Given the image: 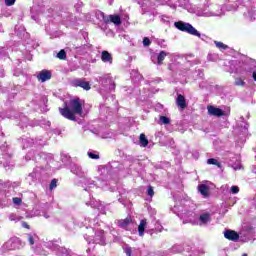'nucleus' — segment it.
Instances as JSON below:
<instances>
[{"label": "nucleus", "instance_id": "40", "mask_svg": "<svg viewBox=\"0 0 256 256\" xmlns=\"http://www.w3.org/2000/svg\"><path fill=\"white\" fill-rule=\"evenodd\" d=\"M60 159H61V162L64 165H69L70 166L71 163H73V162H71V156H69L68 154L62 153Z\"/></svg>", "mask_w": 256, "mask_h": 256}, {"label": "nucleus", "instance_id": "64", "mask_svg": "<svg viewBox=\"0 0 256 256\" xmlns=\"http://www.w3.org/2000/svg\"><path fill=\"white\" fill-rule=\"evenodd\" d=\"M161 109H163V104L161 103L156 104V111H161Z\"/></svg>", "mask_w": 256, "mask_h": 256}, {"label": "nucleus", "instance_id": "55", "mask_svg": "<svg viewBox=\"0 0 256 256\" xmlns=\"http://www.w3.org/2000/svg\"><path fill=\"white\" fill-rule=\"evenodd\" d=\"M88 157L90 159H99V154H97V152L91 151V152H88Z\"/></svg>", "mask_w": 256, "mask_h": 256}, {"label": "nucleus", "instance_id": "30", "mask_svg": "<svg viewBox=\"0 0 256 256\" xmlns=\"http://www.w3.org/2000/svg\"><path fill=\"white\" fill-rule=\"evenodd\" d=\"M101 61H103L106 65H113V56L109 51L104 50L101 53Z\"/></svg>", "mask_w": 256, "mask_h": 256}, {"label": "nucleus", "instance_id": "32", "mask_svg": "<svg viewBox=\"0 0 256 256\" xmlns=\"http://www.w3.org/2000/svg\"><path fill=\"white\" fill-rule=\"evenodd\" d=\"M123 251L127 256H137V250L127 244L123 246Z\"/></svg>", "mask_w": 256, "mask_h": 256}, {"label": "nucleus", "instance_id": "57", "mask_svg": "<svg viewBox=\"0 0 256 256\" xmlns=\"http://www.w3.org/2000/svg\"><path fill=\"white\" fill-rule=\"evenodd\" d=\"M12 201H13L14 205H21V203H23V200H21V198H19V197L12 198Z\"/></svg>", "mask_w": 256, "mask_h": 256}, {"label": "nucleus", "instance_id": "5", "mask_svg": "<svg viewBox=\"0 0 256 256\" xmlns=\"http://www.w3.org/2000/svg\"><path fill=\"white\" fill-rule=\"evenodd\" d=\"M196 17H221L225 15L223 6L212 3L211 0H204L202 7L195 10Z\"/></svg>", "mask_w": 256, "mask_h": 256}, {"label": "nucleus", "instance_id": "39", "mask_svg": "<svg viewBox=\"0 0 256 256\" xmlns=\"http://www.w3.org/2000/svg\"><path fill=\"white\" fill-rule=\"evenodd\" d=\"M28 125H29V118H27V116L21 115L20 122H19V126L21 127V129H24V127H28Z\"/></svg>", "mask_w": 256, "mask_h": 256}, {"label": "nucleus", "instance_id": "56", "mask_svg": "<svg viewBox=\"0 0 256 256\" xmlns=\"http://www.w3.org/2000/svg\"><path fill=\"white\" fill-rule=\"evenodd\" d=\"M235 85H237L238 87H243L245 86V81H243L241 78H236Z\"/></svg>", "mask_w": 256, "mask_h": 256}, {"label": "nucleus", "instance_id": "36", "mask_svg": "<svg viewBox=\"0 0 256 256\" xmlns=\"http://www.w3.org/2000/svg\"><path fill=\"white\" fill-rule=\"evenodd\" d=\"M43 246L46 249H50L51 251H57V249H59V244H57L53 241H48V242L44 243Z\"/></svg>", "mask_w": 256, "mask_h": 256}, {"label": "nucleus", "instance_id": "52", "mask_svg": "<svg viewBox=\"0 0 256 256\" xmlns=\"http://www.w3.org/2000/svg\"><path fill=\"white\" fill-rule=\"evenodd\" d=\"M9 219L11 221H14L15 223L19 222L21 220V217L17 214H10Z\"/></svg>", "mask_w": 256, "mask_h": 256}, {"label": "nucleus", "instance_id": "63", "mask_svg": "<svg viewBox=\"0 0 256 256\" xmlns=\"http://www.w3.org/2000/svg\"><path fill=\"white\" fill-rule=\"evenodd\" d=\"M15 1L16 0H5V5H7V7H11L12 5H15Z\"/></svg>", "mask_w": 256, "mask_h": 256}, {"label": "nucleus", "instance_id": "25", "mask_svg": "<svg viewBox=\"0 0 256 256\" xmlns=\"http://www.w3.org/2000/svg\"><path fill=\"white\" fill-rule=\"evenodd\" d=\"M52 77L51 71L44 69L41 70L38 74H37V79L38 81H40L41 83H45V81H49Z\"/></svg>", "mask_w": 256, "mask_h": 256}, {"label": "nucleus", "instance_id": "12", "mask_svg": "<svg viewBox=\"0 0 256 256\" xmlns=\"http://www.w3.org/2000/svg\"><path fill=\"white\" fill-rule=\"evenodd\" d=\"M23 242L17 237L10 238L6 243L3 244V251H15L17 249H22Z\"/></svg>", "mask_w": 256, "mask_h": 256}, {"label": "nucleus", "instance_id": "62", "mask_svg": "<svg viewBox=\"0 0 256 256\" xmlns=\"http://www.w3.org/2000/svg\"><path fill=\"white\" fill-rule=\"evenodd\" d=\"M13 75L14 77H20V75H23V71L21 69H15Z\"/></svg>", "mask_w": 256, "mask_h": 256}, {"label": "nucleus", "instance_id": "28", "mask_svg": "<svg viewBox=\"0 0 256 256\" xmlns=\"http://www.w3.org/2000/svg\"><path fill=\"white\" fill-rule=\"evenodd\" d=\"M244 17L246 19H248L249 21H255L256 20V7H255V5L247 8V12H244Z\"/></svg>", "mask_w": 256, "mask_h": 256}, {"label": "nucleus", "instance_id": "33", "mask_svg": "<svg viewBox=\"0 0 256 256\" xmlns=\"http://www.w3.org/2000/svg\"><path fill=\"white\" fill-rule=\"evenodd\" d=\"M118 227H120L121 229H127V227H129V225L132 223L131 218H125L124 220H118Z\"/></svg>", "mask_w": 256, "mask_h": 256}, {"label": "nucleus", "instance_id": "22", "mask_svg": "<svg viewBox=\"0 0 256 256\" xmlns=\"http://www.w3.org/2000/svg\"><path fill=\"white\" fill-rule=\"evenodd\" d=\"M0 59H9V48L7 47H1L0 48ZM5 77V69H3V66L0 65V78Z\"/></svg>", "mask_w": 256, "mask_h": 256}, {"label": "nucleus", "instance_id": "17", "mask_svg": "<svg viewBox=\"0 0 256 256\" xmlns=\"http://www.w3.org/2000/svg\"><path fill=\"white\" fill-rule=\"evenodd\" d=\"M86 205L92 207V209H97L102 215H105V205L101 201L95 200V198H90V201L86 202Z\"/></svg>", "mask_w": 256, "mask_h": 256}, {"label": "nucleus", "instance_id": "15", "mask_svg": "<svg viewBox=\"0 0 256 256\" xmlns=\"http://www.w3.org/2000/svg\"><path fill=\"white\" fill-rule=\"evenodd\" d=\"M87 222H89L92 227H95L96 225H98L99 220L94 219L93 221H91V220H87V218H83V217H76L73 219V223H74V225H76V227H85L87 225ZM90 225H89V227H90Z\"/></svg>", "mask_w": 256, "mask_h": 256}, {"label": "nucleus", "instance_id": "35", "mask_svg": "<svg viewBox=\"0 0 256 256\" xmlns=\"http://www.w3.org/2000/svg\"><path fill=\"white\" fill-rule=\"evenodd\" d=\"M15 33L20 39H23L25 37V34L27 33L25 30V26H15Z\"/></svg>", "mask_w": 256, "mask_h": 256}, {"label": "nucleus", "instance_id": "6", "mask_svg": "<svg viewBox=\"0 0 256 256\" xmlns=\"http://www.w3.org/2000/svg\"><path fill=\"white\" fill-rule=\"evenodd\" d=\"M69 169L73 175H76V177H79L80 183L84 189V191H91V189H95L97 187V184L87 175V172L83 171V168L81 165L77 163H70Z\"/></svg>", "mask_w": 256, "mask_h": 256}, {"label": "nucleus", "instance_id": "2", "mask_svg": "<svg viewBox=\"0 0 256 256\" xmlns=\"http://www.w3.org/2000/svg\"><path fill=\"white\" fill-rule=\"evenodd\" d=\"M30 15L31 19L36 23H39L43 18L51 19V17H53L57 19V17H59V13L55 11V9L49 8L48 6L46 7L45 4L39 0L33 2V6L30 8Z\"/></svg>", "mask_w": 256, "mask_h": 256}, {"label": "nucleus", "instance_id": "51", "mask_svg": "<svg viewBox=\"0 0 256 256\" xmlns=\"http://www.w3.org/2000/svg\"><path fill=\"white\" fill-rule=\"evenodd\" d=\"M146 195L151 198L153 197V195H155V190H153V186L149 185L147 187Z\"/></svg>", "mask_w": 256, "mask_h": 256}, {"label": "nucleus", "instance_id": "60", "mask_svg": "<svg viewBox=\"0 0 256 256\" xmlns=\"http://www.w3.org/2000/svg\"><path fill=\"white\" fill-rule=\"evenodd\" d=\"M143 45L144 47H149V45H151V40L148 37H144Z\"/></svg>", "mask_w": 256, "mask_h": 256}, {"label": "nucleus", "instance_id": "16", "mask_svg": "<svg viewBox=\"0 0 256 256\" xmlns=\"http://www.w3.org/2000/svg\"><path fill=\"white\" fill-rule=\"evenodd\" d=\"M192 225H207V223H211V214L209 212L200 214L198 221H189Z\"/></svg>", "mask_w": 256, "mask_h": 256}, {"label": "nucleus", "instance_id": "7", "mask_svg": "<svg viewBox=\"0 0 256 256\" xmlns=\"http://www.w3.org/2000/svg\"><path fill=\"white\" fill-rule=\"evenodd\" d=\"M87 233L84 234V239L87 243H96V245H105V231L96 229L95 226H86Z\"/></svg>", "mask_w": 256, "mask_h": 256}, {"label": "nucleus", "instance_id": "50", "mask_svg": "<svg viewBox=\"0 0 256 256\" xmlns=\"http://www.w3.org/2000/svg\"><path fill=\"white\" fill-rule=\"evenodd\" d=\"M57 57L58 59L65 60L67 59V52H65V50L62 49L57 53Z\"/></svg>", "mask_w": 256, "mask_h": 256}, {"label": "nucleus", "instance_id": "4", "mask_svg": "<svg viewBox=\"0 0 256 256\" xmlns=\"http://www.w3.org/2000/svg\"><path fill=\"white\" fill-rule=\"evenodd\" d=\"M193 55L190 56H176L174 58V62L168 66L170 71H174V73H179V75H184L189 71L190 67L193 65H199V60H191Z\"/></svg>", "mask_w": 256, "mask_h": 256}, {"label": "nucleus", "instance_id": "26", "mask_svg": "<svg viewBox=\"0 0 256 256\" xmlns=\"http://www.w3.org/2000/svg\"><path fill=\"white\" fill-rule=\"evenodd\" d=\"M73 87H81L85 91H89L91 89V85L89 82L85 81V79H76L72 81Z\"/></svg>", "mask_w": 256, "mask_h": 256}, {"label": "nucleus", "instance_id": "9", "mask_svg": "<svg viewBox=\"0 0 256 256\" xmlns=\"http://www.w3.org/2000/svg\"><path fill=\"white\" fill-rule=\"evenodd\" d=\"M121 169H123V166L119 161H112L105 166H101L99 168V172L102 175L100 177L102 181L101 187H105V185H107V180H105V177L103 176L105 173H107L106 179H109V177H113V175L119 173Z\"/></svg>", "mask_w": 256, "mask_h": 256}, {"label": "nucleus", "instance_id": "8", "mask_svg": "<svg viewBox=\"0 0 256 256\" xmlns=\"http://www.w3.org/2000/svg\"><path fill=\"white\" fill-rule=\"evenodd\" d=\"M0 165H3L6 171H11L15 167V161H13V152L9 148V144L5 142L0 146Z\"/></svg>", "mask_w": 256, "mask_h": 256}, {"label": "nucleus", "instance_id": "31", "mask_svg": "<svg viewBox=\"0 0 256 256\" xmlns=\"http://www.w3.org/2000/svg\"><path fill=\"white\" fill-rule=\"evenodd\" d=\"M176 105L180 107V109H185V107H187V100L185 99V96L178 94L176 98Z\"/></svg>", "mask_w": 256, "mask_h": 256}, {"label": "nucleus", "instance_id": "11", "mask_svg": "<svg viewBox=\"0 0 256 256\" xmlns=\"http://www.w3.org/2000/svg\"><path fill=\"white\" fill-rule=\"evenodd\" d=\"M52 207L53 206L49 202L37 200L33 209V213L35 217H44L45 219H49V217H51L49 211H51Z\"/></svg>", "mask_w": 256, "mask_h": 256}, {"label": "nucleus", "instance_id": "44", "mask_svg": "<svg viewBox=\"0 0 256 256\" xmlns=\"http://www.w3.org/2000/svg\"><path fill=\"white\" fill-rule=\"evenodd\" d=\"M47 143V141H45V139H43V137H38L36 138V140L34 141V145L36 147H43L45 146Z\"/></svg>", "mask_w": 256, "mask_h": 256}, {"label": "nucleus", "instance_id": "1", "mask_svg": "<svg viewBox=\"0 0 256 256\" xmlns=\"http://www.w3.org/2000/svg\"><path fill=\"white\" fill-rule=\"evenodd\" d=\"M25 159L26 161H31L32 159V161L39 163V166H36L33 171L26 177L28 184L37 185L45 175V170L47 169L49 163L53 161V155L47 154L45 152H39L37 150H30L26 154Z\"/></svg>", "mask_w": 256, "mask_h": 256}, {"label": "nucleus", "instance_id": "27", "mask_svg": "<svg viewBox=\"0 0 256 256\" xmlns=\"http://www.w3.org/2000/svg\"><path fill=\"white\" fill-rule=\"evenodd\" d=\"M179 7H182V9H186L188 13H195V7H193V4L189 2V0H178Z\"/></svg>", "mask_w": 256, "mask_h": 256}, {"label": "nucleus", "instance_id": "18", "mask_svg": "<svg viewBox=\"0 0 256 256\" xmlns=\"http://www.w3.org/2000/svg\"><path fill=\"white\" fill-rule=\"evenodd\" d=\"M167 55H169V53L165 51H160V53L152 55V63H154V65H163V61H165V57H167Z\"/></svg>", "mask_w": 256, "mask_h": 256}, {"label": "nucleus", "instance_id": "37", "mask_svg": "<svg viewBox=\"0 0 256 256\" xmlns=\"http://www.w3.org/2000/svg\"><path fill=\"white\" fill-rule=\"evenodd\" d=\"M145 227H147V220L143 219L140 221V224L138 226V233L140 237H143V235H145Z\"/></svg>", "mask_w": 256, "mask_h": 256}, {"label": "nucleus", "instance_id": "14", "mask_svg": "<svg viewBox=\"0 0 256 256\" xmlns=\"http://www.w3.org/2000/svg\"><path fill=\"white\" fill-rule=\"evenodd\" d=\"M98 19H102L104 23H113L117 27L121 25V16L119 15H108L106 16L103 12L96 13Z\"/></svg>", "mask_w": 256, "mask_h": 256}, {"label": "nucleus", "instance_id": "24", "mask_svg": "<svg viewBox=\"0 0 256 256\" xmlns=\"http://www.w3.org/2000/svg\"><path fill=\"white\" fill-rule=\"evenodd\" d=\"M21 186V182L16 181V182H3V180H0V193H3L2 189H17V187Z\"/></svg>", "mask_w": 256, "mask_h": 256}, {"label": "nucleus", "instance_id": "45", "mask_svg": "<svg viewBox=\"0 0 256 256\" xmlns=\"http://www.w3.org/2000/svg\"><path fill=\"white\" fill-rule=\"evenodd\" d=\"M207 165H216L218 169H221V162H218V160L215 158H209L207 160Z\"/></svg>", "mask_w": 256, "mask_h": 256}, {"label": "nucleus", "instance_id": "29", "mask_svg": "<svg viewBox=\"0 0 256 256\" xmlns=\"http://www.w3.org/2000/svg\"><path fill=\"white\" fill-rule=\"evenodd\" d=\"M224 237L228 239V241H239V234L235 230H226Z\"/></svg>", "mask_w": 256, "mask_h": 256}, {"label": "nucleus", "instance_id": "23", "mask_svg": "<svg viewBox=\"0 0 256 256\" xmlns=\"http://www.w3.org/2000/svg\"><path fill=\"white\" fill-rule=\"evenodd\" d=\"M200 89H206L207 91H215V89H223L219 85H213V83L209 82L208 80H202L199 82Z\"/></svg>", "mask_w": 256, "mask_h": 256}, {"label": "nucleus", "instance_id": "49", "mask_svg": "<svg viewBox=\"0 0 256 256\" xmlns=\"http://www.w3.org/2000/svg\"><path fill=\"white\" fill-rule=\"evenodd\" d=\"M100 112L104 115H109L111 113V108L109 106H106L105 104L100 105Z\"/></svg>", "mask_w": 256, "mask_h": 256}, {"label": "nucleus", "instance_id": "47", "mask_svg": "<svg viewBox=\"0 0 256 256\" xmlns=\"http://www.w3.org/2000/svg\"><path fill=\"white\" fill-rule=\"evenodd\" d=\"M34 253H36V255H41V256L47 255V251L45 249H43L41 246H37L34 249Z\"/></svg>", "mask_w": 256, "mask_h": 256}, {"label": "nucleus", "instance_id": "34", "mask_svg": "<svg viewBox=\"0 0 256 256\" xmlns=\"http://www.w3.org/2000/svg\"><path fill=\"white\" fill-rule=\"evenodd\" d=\"M26 237H27L30 245H35L36 242L39 241V236H37V234H35V233L26 234Z\"/></svg>", "mask_w": 256, "mask_h": 256}, {"label": "nucleus", "instance_id": "21", "mask_svg": "<svg viewBox=\"0 0 256 256\" xmlns=\"http://www.w3.org/2000/svg\"><path fill=\"white\" fill-rule=\"evenodd\" d=\"M208 115H211L212 117H224V115H227L225 111L221 108H217L215 106H208Z\"/></svg>", "mask_w": 256, "mask_h": 256}, {"label": "nucleus", "instance_id": "43", "mask_svg": "<svg viewBox=\"0 0 256 256\" xmlns=\"http://www.w3.org/2000/svg\"><path fill=\"white\" fill-rule=\"evenodd\" d=\"M250 70L252 71V77L256 81V61L250 60Z\"/></svg>", "mask_w": 256, "mask_h": 256}, {"label": "nucleus", "instance_id": "3", "mask_svg": "<svg viewBox=\"0 0 256 256\" xmlns=\"http://www.w3.org/2000/svg\"><path fill=\"white\" fill-rule=\"evenodd\" d=\"M59 113L65 119H69V121H77L75 115H81L83 113L81 99L74 98L69 100V102H64V107L59 108Z\"/></svg>", "mask_w": 256, "mask_h": 256}, {"label": "nucleus", "instance_id": "46", "mask_svg": "<svg viewBox=\"0 0 256 256\" xmlns=\"http://www.w3.org/2000/svg\"><path fill=\"white\" fill-rule=\"evenodd\" d=\"M214 44L216 45L217 49H219L220 51H226V49H229V46H227L223 42L214 41Z\"/></svg>", "mask_w": 256, "mask_h": 256}, {"label": "nucleus", "instance_id": "48", "mask_svg": "<svg viewBox=\"0 0 256 256\" xmlns=\"http://www.w3.org/2000/svg\"><path fill=\"white\" fill-rule=\"evenodd\" d=\"M171 252L172 253H181V252H183V246L181 244H176V245L172 246Z\"/></svg>", "mask_w": 256, "mask_h": 256}, {"label": "nucleus", "instance_id": "42", "mask_svg": "<svg viewBox=\"0 0 256 256\" xmlns=\"http://www.w3.org/2000/svg\"><path fill=\"white\" fill-rule=\"evenodd\" d=\"M158 123L159 125H169L171 123V118L161 115Z\"/></svg>", "mask_w": 256, "mask_h": 256}, {"label": "nucleus", "instance_id": "61", "mask_svg": "<svg viewBox=\"0 0 256 256\" xmlns=\"http://www.w3.org/2000/svg\"><path fill=\"white\" fill-rule=\"evenodd\" d=\"M109 101H112V103H113V102L115 101V95H110L109 97H107V98L105 99L106 105L109 104Z\"/></svg>", "mask_w": 256, "mask_h": 256}, {"label": "nucleus", "instance_id": "10", "mask_svg": "<svg viewBox=\"0 0 256 256\" xmlns=\"http://www.w3.org/2000/svg\"><path fill=\"white\" fill-rule=\"evenodd\" d=\"M174 27L178 29L179 31H183L184 33H188L189 35H193L194 37H198V39H201V41H205L206 43L210 41L211 38H209L205 34H201L200 32L193 27L190 23L178 21L174 23Z\"/></svg>", "mask_w": 256, "mask_h": 256}, {"label": "nucleus", "instance_id": "41", "mask_svg": "<svg viewBox=\"0 0 256 256\" xmlns=\"http://www.w3.org/2000/svg\"><path fill=\"white\" fill-rule=\"evenodd\" d=\"M140 147H147V145H149V140L147 139V136H145V134H140Z\"/></svg>", "mask_w": 256, "mask_h": 256}, {"label": "nucleus", "instance_id": "38", "mask_svg": "<svg viewBox=\"0 0 256 256\" xmlns=\"http://www.w3.org/2000/svg\"><path fill=\"white\" fill-rule=\"evenodd\" d=\"M232 3H229L226 5L227 11H237V9H239V5H241V3L239 2V0H237L236 2H233L234 0H231Z\"/></svg>", "mask_w": 256, "mask_h": 256}, {"label": "nucleus", "instance_id": "59", "mask_svg": "<svg viewBox=\"0 0 256 256\" xmlns=\"http://www.w3.org/2000/svg\"><path fill=\"white\" fill-rule=\"evenodd\" d=\"M239 127L242 129V131H247V129H249V124L247 122H242Z\"/></svg>", "mask_w": 256, "mask_h": 256}, {"label": "nucleus", "instance_id": "53", "mask_svg": "<svg viewBox=\"0 0 256 256\" xmlns=\"http://www.w3.org/2000/svg\"><path fill=\"white\" fill-rule=\"evenodd\" d=\"M78 2L75 4V9L79 13L81 12V9H83V1L77 0Z\"/></svg>", "mask_w": 256, "mask_h": 256}, {"label": "nucleus", "instance_id": "19", "mask_svg": "<svg viewBox=\"0 0 256 256\" xmlns=\"http://www.w3.org/2000/svg\"><path fill=\"white\" fill-rule=\"evenodd\" d=\"M18 143H20L22 149H29V147H33V145H35V140L29 136H22L18 139Z\"/></svg>", "mask_w": 256, "mask_h": 256}, {"label": "nucleus", "instance_id": "58", "mask_svg": "<svg viewBox=\"0 0 256 256\" xmlns=\"http://www.w3.org/2000/svg\"><path fill=\"white\" fill-rule=\"evenodd\" d=\"M230 192L232 193V195H237V193H239V187L238 186H232L230 188Z\"/></svg>", "mask_w": 256, "mask_h": 256}, {"label": "nucleus", "instance_id": "13", "mask_svg": "<svg viewBox=\"0 0 256 256\" xmlns=\"http://www.w3.org/2000/svg\"><path fill=\"white\" fill-rule=\"evenodd\" d=\"M98 83L101 84L103 89H107L108 91H113L115 89V81H113L111 74L99 77Z\"/></svg>", "mask_w": 256, "mask_h": 256}, {"label": "nucleus", "instance_id": "20", "mask_svg": "<svg viewBox=\"0 0 256 256\" xmlns=\"http://www.w3.org/2000/svg\"><path fill=\"white\" fill-rule=\"evenodd\" d=\"M209 185L210 183L207 181L198 185V192L200 195H202V197H204V199H208L209 197V191L211 190Z\"/></svg>", "mask_w": 256, "mask_h": 256}, {"label": "nucleus", "instance_id": "54", "mask_svg": "<svg viewBox=\"0 0 256 256\" xmlns=\"http://www.w3.org/2000/svg\"><path fill=\"white\" fill-rule=\"evenodd\" d=\"M49 189H50V191H53V189H57V179L51 180Z\"/></svg>", "mask_w": 256, "mask_h": 256}]
</instances>
